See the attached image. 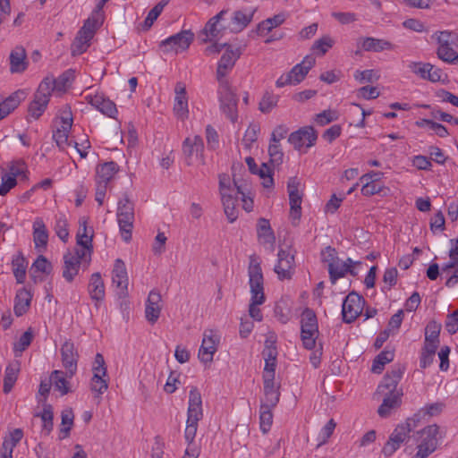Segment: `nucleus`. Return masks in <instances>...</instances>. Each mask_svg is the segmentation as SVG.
I'll return each instance as SVG.
<instances>
[{
    "mask_svg": "<svg viewBox=\"0 0 458 458\" xmlns=\"http://www.w3.org/2000/svg\"><path fill=\"white\" fill-rule=\"evenodd\" d=\"M248 274L251 293L250 302L249 305V314L254 320L261 321L263 316L258 306L262 305L266 301L263 286L264 278L260 264L259 262H255V259L252 258H250Z\"/></svg>",
    "mask_w": 458,
    "mask_h": 458,
    "instance_id": "nucleus-1",
    "label": "nucleus"
},
{
    "mask_svg": "<svg viewBox=\"0 0 458 458\" xmlns=\"http://www.w3.org/2000/svg\"><path fill=\"white\" fill-rule=\"evenodd\" d=\"M77 245L73 251L68 250L64 255L63 277L72 282L78 275L81 259L86 255V219L80 220V229L77 233Z\"/></svg>",
    "mask_w": 458,
    "mask_h": 458,
    "instance_id": "nucleus-2",
    "label": "nucleus"
},
{
    "mask_svg": "<svg viewBox=\"0 0 458 458\" xmlns=\"http://www.w3.org/2000/svg\"><path fill=\"white\" fill-rule=\"evenodd\" d=\"M423 417L420 411L412 417L408 418L405 422L398 424L389 436L387 442L382 449L386 456H391L395 453L407 439L410 434L415 430Z\"/></svg>",
    "mask_w": 458,
    "mask_h": 458,
    "instance_id": "nucleus-3",
    "label": "nucleus"
},
{
    "mask_svg": "<svg viewBox=\"0 0 458 458\" xmlns=\"http://www.w3.org/2000/svg\"><path fill=\"white\" fill-rule=\"evenodd\" d=\"M439 427L437 424L428 425L413 433L412 437L417 444V452L411 458H428L438 446Z\"/></svg>",
    "mask_w": 458,
    "mask_h": 458,
    "instance_id": "nucleus-4",
    "label": "nucleus"
},
{
    "mask_svg": "<svg viewBox=\"0 0 458 458\" xmlns=\"http://www.w3.org/2000/svg\"><path fill=\"white\" fill-rule=\"evenodd\" d=\"M226 47V49L223 55L221 56L216 69V79L220 86H226V83H229L225 79V76L233 69L235 64V62L241 55L240 50L237 48L233 50L231 46H227V44H218L213 43L210 46L207 47L205 49V53L207 55H210L213 54L220 53L221 50Z\"/></svg>",
    "mask_w": 458,
    "mask_h": 458,
    "instance_id": "nucleus-5",
    "label": "nucleus"
},
{
    "mask_svg": "<svg viewBox=\"0 0 458 458\" xmlns=\"http://www.w3.org/2000/svg\"><path fill=\"white\" fill-rule=\"evenodd\" d=\"M227 13V10H222L208 21L199 36L203 43H216V41L223 38L227 32H230L228 21L225 19Z\"/></svg>",
    "mask_w": 458,
    "mask_h": 458,
    "instance_id": "nucleus-6",
    "label": "nucleus"
},
{
    "mask_svg": "<svg viewBox=\"0 0 458 458\" xmlns=\"http://www.w3.org/2000/svg\"><path fill=\"white\" fill-rule=\"evenodd\" d=\"M319 335L316 313L310 308L304 309L301 317V339L303 347L312 350Z\"/></svg>",
    "mask_w": 458,
    "mask_h": 458,
    "instance_id": "nucleus-7",
    "label": "nucleus"
},
{
    "mask_svg": "<svg viewBox=\"0 0 458 458\" xmlns=\"http://www.w3.org/2000/svg\"><path fill=\"white\" fill-rule=\"evenodd\" d=\"M432 38H436L438 44L437 57L447 64H458V53L453 47L455 34L444 30L436 32Z\"/></svg>",
    "mask_w": 458,
    "mask_h": 458,
    "instance_id": "nucleus-8",
    "label": "nucleus"
},
{
    "mask_svg": "<svg viewBox=\"0 0 458 458\" xmlns=\"http://www.w3.org/2000/svg\"><path fill=\"white\" fill-rule=\"evenodd\" d=\"M93 376L90 379V390L98 395L102 394L108 388L106 365L101 353H97L92 363Z\"/></svg>",
    "mask_w": 458,
    "mask_h": 458,
    "instance_id": "nucleus-9",
    "label": "nucleus"
},
{
    "mask_svg": "<svg viewBox=\"0 0 458 458\" xmlns=\"http://www.w3.org/2000/svg\"><path fill=\"white\" fill-rule=\"evenodd\" d=\"M220 109L231 122L235 123L238 120V98L231 90L229 83L226 86H220L218 89Z\"/></svg>",
    "mask_w": 458,
    "mask_h": 458,
    "instance_id": "nucleus-10",
    "label": "nucleus"
},
{
    "mask_svg": "<svg viewBox=\"0 0 458 458\" xmlns=\"http://www.w3.org/2000/svg\"><path fill=\"white\" fill-rule=\"evenodd\" d=\"M193 38L194 34L191 30H182L161 41L160 48L164 53L172 51L178 53L187 49L193 41Z\"/></svg>",
    "mask_w": 458,
    "mask_h": 458,
    "instance_id": "nucleus-11",
    "label": "nucleus"
},
{
    "mask_svg": "<svg viewBox=\"0 0 458 458\" xmlns=\"http://www.w3.org/2000/svg\"><path fill=\"white\" fill-rule=\"evenodd\" d=\"M49 89L48 82H40L34 94V98L28 108L29 114L34 119H38L45 112L51 96Z\"/></svg>",
    "mask_w": 458,
    "mask_h": 458,
    "instance_id": "nucleus-12",
    "label": "nucleus"
},
{
    "mask_svg": "<svg viewBox=\"0 0 458 458\" xmlns=\"http://www.w3.org/2000/svg\"><path fill=\"white\" fill-rule=\"evenodd\" d=\"M364 300L358 293L352 292L344 300L342 305L343 320L345 323L353 322L363 310Z\"/></svg>",
    "mask_w": 458,
    "mask_h": 458,
    "instance_id": "nucleus-13",
    "label": "nucleus"
},
{
    "mask_svg": "<svg viewBox=\"0 0 458 458\" xmlns=\"http://www.w3.org/2000/svg\"><path fill=\"white\" fill-rule=\"evenodd\" d=\"M318 139L317 131L312 126H304L298 131L292 132L288 137V141L297 150L302 148H309L315 145Z\"/></svg>",
    "mask_w": 458,
    "mask_h": 458,
    "instance_id": "nucleus-14",
    "label": "nucleus"
},
{
    "mask_svg": "<svg viewBox=\"0 0 458 458\" xmlns=\"http://www.w3.org/2000/svg\"><path fill=\"white\" fill-rule=\"evenodd\" d=\"M113 284L117 289V295L119 298H124L128 295V275L124 262L117 259L114 261V268L112 271Z\"/></svg>",
    "mask_w": 458,
    "mask_h": 458,
    "instance_id": "nucleus-15",
    "label": "nucleus"
},
{
    "mask_svg": "<svg viewBox=\"0 0 458 458\" xmlns=\"http://www.w3.org/2000/svg\"><path fill=\"white\" fill-rule=\"evenodd\" d=\"M278 260L275 266V272L280 280L290 279L294 270V255L289 250L280 249L277 254Z\"/></svg>",
    "mask_w": 458,
    "mask_h": 458,
    "instance_id": "nucleus-16",
    "label": "nucleus"
},
{
    "mask_svg": "<svg viewBox=\"0 0 458 458\" xmlns=\"http://www.w3.org/2000/svg\"><path fill=\"white\" fill-rule=\"evenodd\" d=\"M218 339L213 330H206L203 334L202 343L199 351V359L204 363L211 362L217 350Z\"/></svg>",
    "mask_w": 458,
    "mask_h": 458,
    "instance_id": "nucleus-17",
    "label": "nucleus"
},
{
    "mask_svg": "<svg viewBox=\"0 0 458 458\" xmlns=\"http://www.w3.org/2000/svg\"><path fill=\"white\" fill-rule=\"evenodd\" d=\"M353 264L360 265L361 262H353L351 258H348L345 261H342L340 259H336L334 264H330L328 267L329 278L331 283L334 284L339 279L344 277L347 273L352 276H357V272L352 268Z\"/></svg>",
    "mask_w": 458,
    "mask_h": 458,
    "instance_id": "nucleus-18",
    "label": "nucleus"
},
{
    "mask_svg": "<svg viewBox=\"0 0 458 458\" xmlns=\"http://www.w3.org/2000/svg\"><path fill=\"white\" fill-rule=\"evenodd\" d=\"M203 418L202 398L197 387H191L189 393L187 421L195 423Z\"/></svg>",
    "mask_w": 458,
    "mask_h": 458,
    "instance_id": "nucleus-19",
    "label": "nucleus"
},
{
    "mask_svg": "<svg viewBox=\"0 0 458 458\" xmlns=\"http://www.w3.org/2000/svg\"><path fill=\"white\" fill-rule=\"evenodd\" d=\"M403 368L398 367L387 373L382 382L378 385L376 394L379 395L385 393H399L396 387L403 377Z\"/></svg>",
    "mask_w": 458,
    "mask_h": 458,
    "instance_id": "nucleus-20",
    "label": "nucleus"
},
{
    "mask_svg": "<svg viewBox=\"0 0 458 458\" xmlns=\"http://www.w3.org/2000/svg\"><path fill=\"white\" fill-rule=\"evenodd\" d=\"M162 297L159 292L152 290L148 293L146 308L145 317L150 324H155L159 318L161 313V302Z\"/></svg>",
    "mask_w": 458,
    "mask_h": 458,
    "instance_id": "nucleus-21",
    "label": "nucleus"
},
{
    "mask_svg": "<svg viewBox=\"0 0 458 458\" xmlns=\"http://www.w3.org/2000/svg\"><path fill=\"white\" fill-rule=\"evenodd\" d=\"M255 11L256 9L235 11L228 21L230 32L238 33L243 30L252 21Z\"/></svg>",
    "mask_w": 458,
    "mask_h": 458,
    "instance_id": "nucleus-22",
    "label": "nucleus"
},
{
    "mask_svg": "<svg viewBox=\"0 0 458 458\" xmlns=\"http://www.w3.org/2000/svg\"><path fill=\"white\" fill-rule=\"evenodd\" d=\"M174 91L175 98L174 112L178 118L184 120L188 117L189 113L186 89L182 83L178 82L175 86Z\"/></svg>",
    "mask_w": 458,
    "mask_h": 458,
    "instance_id": "nucleus-23",
    "label": "nucleus"
},
{
    "mask_svg": "<svg viewBox=\"0 0 458 458\" xmlns=\"http://www.w3.org/2000/svg\"><path fill=\"white\" fill-rule=\"evenodd\" d=\"M88 103L111 118H115L118 113L115 104L110 99L104 98V96L95 95L92 97L91 94L88 95Z\"/></svg>",
    "mask_w": 458,
    "mask_h": 458,
    "instance_id": "nucleus-24",
    "label": "nucleus"
},
{
    "mask_svg": "<svg viewBox=\"0 0 458 458\" xmlns=\"http://www.w3.org/2000/svg\"><path fill=\"white\" fill-rule=\"evenodd\" d=\"M275 378H264V399L261 401V407L275 408L280 400L278 387L275 386Z\"/></svg>",
    "mask_w": 458,
    "mask_h": 458,
    "instance_id": "nucleus-25",
    "label": "nucleus"
},
{
    "mask_svg": "<svg viewBox=\"0 0 458 458\" xmlns=\"http://www.w3.org/2000/svg\"><path fill=\"white\" fill-rule=\"evenodd\" d=\"M63 365L69 377H72L77 369V353L72 343L65 342L61 348Z\"/></svg>",
    "mask_w": 458,
    "mask_h": 458,
    "instance_id": "nucleus-26",
    "label": "nucleus"
},
{
    "mask_svg": "<svg viewBox=\"0 0 458 458\" xmlns=\"http://www.w3.org/2000/svg\"><path fill=\"white\" fill-rule=\"evenodd\" d=\"M74 79V71L67 70L63 72L58 78L51 79L46 78L41 82H48L49 83V94L53 91L62 92L66 90L72 84V81Z\"/></svg>",
    "mask_w": 458,
    "mask_h": 458,
    "instance_id": "nucleus-27",
    "label": "nucleus"
},
{
    "mask_svg": "<svg viewBox=\"0 0 458 458\" xmlns=\"http://www.w3.org/2000/svg\"><path fill=\"white\" fill-rule=\"evenodd\" d=\"M105 5L97 3L89 17H88V47L95 32L103 25L105 21Z\"/></svg>",
    "mask_w": 458,
    "mask_h": 458,
    "instance_id": "nucleus-28",
    "label": "nucleus"
},
{
    "mask_svg": "<svg viewBox=\"0 0 458 458\" xmlns=\"http://www.w3.org/2000/svg\"><path fill=\"white\" fill-rule=\"evenodd\" d=\"M383 401L378 407L377 413L382 418H386L391 414L392 410L398 408L401 405L402 393H385Z\"/></svg>",
    "mask_w": 458,
    "mask_h": 458,
    "instance_id": "nucleus-29",
    "label": "nucleus"
},
{
    "mask_svg": "<svg viewBox=\"0 0 458 458\" xmlns=\"http://www.w3.org/2000/svg\"><path fill=\"white\" fill-rule=\"evenodd\" d=\"M358 45H360L361 48L368 52H381L384 50H392L394 48L391 42L372 37L360 38Z\"/></svg>",
    "mask_w": 458,
    "mask_h": 458,
    "instance_id": "nucleus-30",
    "label": "nucleus"
},
{
    "mask_svg": "<svg viewBox=\"0 0 458 458\" xmlns=\"http://www.w3.org/2000/svg\"><path fill=\"white\" fill-rule=\"evenodd\" d=\"M204 150L203 140L196 135L193 138H186L182 143V153L187 159V164L191 165V157L196 154H201Z\"/></svg>",
    "mask_w": 458,
    "mask_h": 458,
    "instance_id": "nucleus-31",
    "label": "nucleus"
},
{
    "mask_svg": "<svg viewBox=\"0 0 458 458\" xmlns=\"http://www.w3.org/2000/svg\"><path fill=\"white\" fill-rule=\"evenodd\" d=\"M262 355L265 359L263 379L275 378V370L276 366L277 356L276 346L267 345V348H264Z\"/></svg>",
    "mask_w": 458,
    "mask_h": 458,
    "instance_id": "nucleus-32",
    "label": "nucleus"
},
{
    "mask_svg": "<svg viewBox=\"0 0 458 458\" xmlns=\"http://www.w3.org/2000/svg\"><path fill=\"white\" fill-rule=\"evenodd\" d=\"M33 241L35 248L41 251L46 249L48 241V232L41 218H37L33 223Z\"/></svg>",
    "mask_w": 458,
    "mask_h": 458,
    "instance_id": "nucleus-33",
    "label": "nucleus"
},
{
    "mask_svg": "<svg viewBox=\"0 0 458 458\" xmlns=\"http://www.w3.org/2000/svg\"><path fill=\"white\" fill-rule=\"evenodd\" d=\"M26 68V51L22 47H16L10 54V71L13 73H19Z\"/></svg>",
    "mask_w": 458,
    "mask_h": 458,
    "instance_id": "nucleus-34",
    "label": "nucleus"
},
{
    "mask_svg": "<svg viewBox=\"0 0 458 458\" xmlns=\"http://www.w3.org/2000/svg\"><path fill=\"white\" fill-rule=\"evenodd\" d=\"M89 290L90 297L96 301V307L98 309L101 301L105 298V284L101 278L100 273H94L90 277Z\"/></svg>",
    "mask_w": 458,
    "mask_h": 458,
    "instance_id": "nucleus-35",
    "label": "nucleus"
},
{
    "mask_svg": "<svg viewBox=\"0 0 458 458\" xmlns=\"http://www.w3.org/2000/svg\"><path fill=\"white\" fill-rule=\"evenodd\" d=\"M24 98L25 93L22 90H18L6 98L4 100L1 101L0 114H3V118H5L15 108H17Z\"/></svg>",
    "mask_w": 458,
    "mask_h": 458,
    "instance_id": "nucleus-36",
    "label": "nucleus"
},
{
    "mask_svg": "<svg viewBox=\"0 0 458 458\" xmlns=\"http://www.w3.org/2000/svg\"><path fill=\"white\" fill-rule=\"evenodd\" d=\"M257 233L261 243L273 244L275 242V234L267 219L261 217L258 220Z\"/></svg>",
    "mask_w": 458,
    "mask_h": 458,
    "instance_id": "nucleus-37",
    "label": "nucleus"
},
{
    "mask_svg": "<svg viewBox=\"0 0 458 458\" xmlns=\"http://www.w3.org/2000/svg\"><path fill=\"white\" fill-rule=\"evenodd\" d=\"M117 220L123 240L126 242H130L133 228L134 213L123 215L117 214Z\"/></svg>",
    "mask_w": 458,
    "mask_h": 458,
    "instance_id": "nucleus-38",
    "label": "nucleus"
},
{
    "mask_svg": "<svg viewBox=\"0 0 458 458\" xmlns=\"http://www.w3.org/2000/svg\"><path fill=\"white\" fill-rule=\"evenodd\" d=\"M31 301V294L26 289H21L17 292L14 302V313L21 317L26 313Z\"/></svg>",
    "mask_w": 458,
    "mask_h": 458,
    "instance_id": "nucleus-39",
    "label": "nucleus"
},
{
    "mask_svg": "<svg viewBox=\"0 0 458 458\" xmlns=\"http://www.w3.org/2000/svg\"><path fill=\"white\" fill-rule=\"evenodd\" d=\"M86 52V21L77 32L72 43L71 44V55L75 57Z\"/></svg>",
    "mask_w": 458,
    "mask_h": 458,
    "instance_id": "nucleus-40",
    "label": "nucleus"
},
{
    "mask_svg": "<svg viewBox=\"0 0 458 458\" xmlns=\"http://www.w3.org/2000/svg\"><path fill=\"white\" fill-rule=\"evenodd\" d=\"M118 171V165L115 162H106L97 168V182L107 184Z\"/></svg>",
    "mask_w": 458,
    "mask_h": 458,
    "instance_id": "nucleus-41",
    "label": "nucleus"
},
{
    "mask_svg": "<svg viewBox=\"0 0 458 458\" xmlns=\"http://www.w3.org/2000/svg\"><path fill=\"white\" fill-rule=\"evenodd\" d=\"M13 272L18 284H22L26 277L27 261L23 255L20 252L13 259Z\"/></svg>",
    "mask_w": 458,
    "mask_h": 458,
    "instance_id": "nucleus-42",
    "label": "nucleus"
},
{
    "mask_svg": "<svg viewBox=\"0 0 458 458\" xmlns=\"http://www.w3.org/2000/svg\"><path fill=\"white\" fill-rule=\"evenodd\" d=\"M67 374V371L64 373L61 370H54L50 376V380L55 389L59 391L62 395L69 392L68 382L65 377Z\"/></svg>",
    "mask_w": 458,
    "mask_h": 458,
    "instance_id": "nucleus-43",
    "label": "nucleus"
},
{
    "mask_svg": "<svg viewBox=\"0 0 458 458\" xmlns=\"http://www.w3.org/2000/svg\"><path fill=\"white\" fill-rule=\"evenodd\" d=\"M225 214L230 223H233L238 217V210L236 208L235 203L236 199L231 196H223L221 198Z\"/></svg>",
    "mask_w": 458,
    "mask_h": 458,
    "instance_id": "nucleus-44",
    "label": "nucleus"
},
{
    "mask_svg": "<svg viewBox=\"0 0 458 458\" xmlns=\"http://www.w3.org/2000/svg\"><path fill=\"white\" fill-rule=\"evenodd\" d=\"M278 100V95L266 91L259 104V111L263 114L271 112V110L276 106Z\"/></svg>",
    "mask_w": 458,
    "mask_h": 458,
    "instance_id": "nucleus-45",
    "label": "nucleus"
},
{
    "mask_svg": "<svg viewBox=\"0 0 458 458\" xmlns=\"http://www.w3.org/2000/svg\"><path fill=\"white\" fill-rule=\"evenodd\" d=\"M394 354L391 351H382L374 360L371 370L374 373H381L384 366L394 360Z\"/></svg>",
    "mask_w": 458,
    "mask_h": 458,
    "instance_id": "nucleus-46",
    "label": "nucleus"
},
{
    "mask_svg": "<svg viewBox=\"0 0 458 458\" xmlns=\"http://www.w3.org/2000/svg\"><path fill=\"white\" fill-rule=\"evenodd\" d=\"M52 264L47 259V258L43 255H39L31 266V276L35 278V274L38 272L49 275L52 272Z\"/></svg>",
    "mask_w": 458,
    "mask_h": 458,
    "instance_id": "nucleus-47",
    "label": "nucleus"
},
{
    "mask_svg": "<svg viewBox=\"0 0 458 458\" xmlns=\"http://www.w3.org/2000/svg\"><path fill=\"white\" fill-rule=\"evenodd\" d=\"M55 231L61 241L67 242L69 238L68 222L64 214L55 216Z\"/></svg>",
    "mask_w": 458,
    "mask_h": 458,
    "instance_id": "nucleus-48",
    "label": "nucleus"
},
{
    "mask_svg": "<svg viewBox=\"0 0 458 458\" xmlns=\"http://www.w3.org/2000/svg\"><path fill=\"white\" fill-rule=\"evenodd\" d=\"M290 201V217L293 220H299L301 216V201L302 198L301 194L291 192L289 195Z\"/></svg>",
    "mask_w": 458,
    "mask_h": 458,
    "instance_id": "nucleus-49",
    "label": "nucleus"
},
{
    "mask_svg": "<svg viewBox=\"0 0 458 458\" xmlns=\"http://www.w3.org/2000/svg\"><path fill=\"white\" fill-rule=\"evenodd\" d=\"M260 126L258 123H251L249 125L242 139V143L246 148H250L257 141Z\"/></svg>",
    "mask_w": 458,
    "mask_h": 458,
    "instance_id": "nucleus-50",
    "label": "nucleus"
},
{
    "mask_svg": "<svg viewBox=\"0 0 458 458\" xmlns=\"http://www.w3.org/2000/svg\"><path fill=\"white\" fill-rule=\"evenodd\" d=\"M271 408L261 407L259 409L260 429L263 433H267L273 423V413Z\"/></svg>",
    "mask_w": 458,
    "mask_h": 458,
    "instance_id": "nucleus-51",
    "label": "nucleus"
},
{
    "mask_svg": "<svg viewBox=\"0 0 458 458\" xmlns=\"http://www.w3.org/2000/svg\"><path fill=\"white\" fill-rule=\"evenodd\" d=\"M17 371H18V369L13 365H8L6 367L5 372H4V386H3V391L5 394H8L12 390V388L17 379Z\"/></svg>",
    "mask_w": 458,
    "mask_h": 458,
    "instance_id": "nucleus-52",
    "label": "nucleus"
},
{
    "mask_svg": "<svg viewBox=\"0 0 458 458\" xmlns=\"http://www.w3.org/2000/svg\"><path fill=\"white\" fill-rule=\"evenodd\" d=\"M54 130L70 131L72 125V116L70 112H64L61 117H57L53 122Z\"/></svg>",
    "mask_w": 458,
    "mask_h": 458,
    "instance_id": "nucleus-53",
    "label": "nucleus"
},
{
    "mask_svg": "<svg viewBox=\"0 0 458 458\" xmlns=\"http://www.w3.org/2000/svg\"><path fill=\"white\" fill-rule=\"evenodd\" d=\"M416 124L419 127H424V126L428 127L430 130L434 131L436 132V134L441 138H445L449 134L447 129L444 125H442L441 123H436L432 120H429V119H422L421 121L417 122Z\"/></svg>",
    "mask_w": 458,
    "mask_h": 458,
    "instance_id": "nucleus-54",
    "label": "nucleus"
},
{
    "mask_svg": "<svg viewBox=\"0 0 458 458\" xmlns=\"http://www.w3.org/2000/svg\"><path fill=\"white\" fill-rule=\"evenodd\" d=\"M353 76L360 83L374 82L379 79V75L375 70H357Z\"/></svg>",
    "mask_w": 458,
    "mask_h": 458,
    "instance_id": "nucleus-55",
    "label": "nucleus"
},
{
    "mask_svg": "<svg viewBox=\"0 0 458 458\" xmlns=\"http://www.w3.org/2000/svg\"><path fill=\"white\" fill-rule=\"evenodd\" d=\"M409 68L421 79L428 80V72L432 69V64L429 63L411 62L409 64Z\"/></svg>",
    "mask_w": 458,
    "mask_h": 458,
    "instance_id": "nucleus-56",
    "label": "nucleus"
},
{
    "mask_svg": "<svg viewBox=\"0 0 458 458\" xmlns=\"http://www.w3.org/2000/svg\"><path fill=\"white\" fill-rule=\"evenodd\" d=\"M337 120V114L334 110H324L317 114L314 117V122L319 126H325L334 121Z\"/></svg>",
    "mask_w": 458,
    "mask_h": 458,
    "instance_id": "nucleus-57",
    "label": "nucleus"
},
{
    "mask_svg": "<svg viewBox=\"0 0 458 458\" xmlns=\"http://www.w3.org/2000/svg\"><path fill=\"white\" fill-rule=\"evenodd\" d=\"M40 417L43 421L42 430L48 435L53 429V411L51 405L44 406Z\"/></svg>",
    "mask_w": 458,
    "mask_h": 458,
    "instance_id": "nucleus-58",
    "label": "nucleus"
},
{
    "mask_svg": "<svg viewBox=\"0 0 458 458\" xmlns=\"http://www.w3.org/2000/svg\"><path fill=\"white\" fill-rule=\"evenodd\" d=\"M335 426L336 423L333 419L329 420L327 422V424L322 428L319 433V443L318 444L317 447H319L327 442L328 438L332 436L335 428Z\"/></svg>",
    "mask_w": 458,
    "mask_h": 458,
    "instance_id": "nucleus-59",
    "label": "nucleus"
},
{
    "mask_svg": "<svg viewBox=\"0 0 458 458\" xmlns=\"http://www.w3.org/2000/svg\"><path fill=\"white\" fill-rule=\"evenodd\" d=\"M333 44L334 40L329 36H324L315 41L312 48L324 55L333 47Z\"/></svg>",
    "mask_w": 458,
    "mask_h": 458,
    "instance_id": "nucleus-60",
    "label": "nucleus"
},
{
    "mask_svg": "<svg viewBox=\"0 0 458 458\" xmlns=\"http://www.w3.org/2000/svg\"><path fill=\"white\" fill-rule=\"evenodd\" d=\"M33 331L31 328H29L26 332H24L20 337L17 344L14 345V351L22 352L32 342L33 339Z\"/></svg>",
    "mask_w": 458,
    "mask_h": 458,
    "instance_id": "nucleus-61",
    "label": "nucleus"
},
{
    "mask_svg": "<svg viewBox=\"0 0 458 458\" xmlns=\"http://www.w3.org/2000/svg\"><path fill=\"white\" fill-rule=\"evenodd\" d=\"M441 325L436 321L429 322L425 328V339L427 341H439Z\"/></svg>",
    "mask_w": 458,
    "mask_h": 458,
    "instance_id": "nucleus-62",
    "label": "nucleus"
},
{
    "mask_svg": "<svg viewBox=\"0 0 458 458\" xmlns=\"http://www.w3.org/2000/svg\"><path fill=\"white\" fill-rule=\"evenodd\" d=\"M331 15L343 25L350 24L358 20L357 15L350 12H333Z\"/></svg>",
    "mask_w": 458,
    "mask_h": 458,
    "instance_id": "nucleus-63",
    "label": "nucleus"
},
{
    "mask_svg": "<svg viewBox=\"0 0 458 458\" xmlns=\"http://www.w3.org/2000/svg\"><path fill=\"white\" fill-rule=\"evenodd\" d=\"M445 326L451 335L458 331V312L456 310L447 315Z\"/></svg>",
    "mask_w": 458,
    "mask_h": 458,
    "instance_id": "nucleus-64",
    "label": "nucleus"
}]
</instances>
